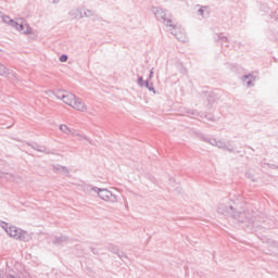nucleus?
<instances>
[{"mask_svg":"<svg viewBox=\"0 0 278 278\" xmlns=\"http://www.w3.org/2000/svg\"><path fill=\"white\" fill-rule=\"evenodd\" d=\"M204 142H208V144H211L212 147H216L218 140L214 139V138H204L203 139Z\"/></svg>","mask_w":278,"mask_h":278,"instance_id":"412c9836","label":"nucleus"},{"mask_svg":"<svg viewBox=\"0 0 278 278\" xmlns=\"http://www.w3.org/2000/svg\"><path fill=\"white\" fill-rule=\"evenodd\" d=\"M271 249H278V243L274 242Z\"/></svg>","mask_w":278,"mask_h":278,"instance_id":"cd10ccee","label":"nucleus"},{"mask_svg":"<svg viewBox=\"0 0 278 278\" xmlns=\"http://www.w3.org/2000/svg\"><path fill=\"white\" fill-rule=\"evenodd\" d=\"M213 39L215 40V42H229V39L227 37H225L223 34H215L213 36Z\"/></svg>","mask_w":278,"mask_h":278,"instance_id":"2eb2a0df","label":"nucleus"},{"mask_svg":"<svg viewBox=\"0 0 278 278\" xmlns=\"http://www.w3.org/2000/svg\"><path fill=\"white\" fill-rule=\"evenodd\" d=\"M269 251H270L271 253H275V250H273V249H270Z\"/></svg>","mask_w":278,"mask_h":278,"instance_id":"7c9ffc66","label":"nucleus"},{"mask_svg":"<svg viewBox=\"0 0 278 278\" xmlns=\"http://www.w3.org/2000/svg\"><path fill=\"white\" fill-rule=\"evenodd\" d=\"M186 114H188L189 116H199V112L194 109H187Z\"/></svg>","mask_w":278,"mask_h":278,"instance_id":"4be33fe9","label":"nucleus"},{"mask_svg":"<svg viewBox=\"0 0 278 278\" xmlns=\"http://www.w3.org/2000/svg\"><path fill=\"white\" fill-rule=\"evenodd\" d=\"M4 77H7L10 81H18V75L12 70L7 68Z\"/></svg>","mask_w":278,"mask_h":278,"instance_id":"f8f14e48","label":"nucleus"},{"mask_svg":"<svg viewBox=\"0 0 278 278\" xmlns=\"http://www.w3.org/2000/svg\"><path fill=\"white\" fill-rule=\"evenodd\" d=\"M232 218L238 223V225H241L243 229H253L255 227H261L262 223H264V218L260 216L253 217L251 212H247L244 211V208H235L232 213Z\"/></svg>","mask_w":278,"mask_h":278,"instance_id":"f03ea898","label":"nucleus"},{"mask_svg":"<svg viewBox=\"0 0 278 278\" xmlns=\"http://www.w3.org/2000/svg\"><path fill=\"white\" fill-rule=\"evenodd\" d=\"M99 199L105 201L106 203H118V195L114 194L110 189L98 188L97 192Z\"/></svg>","mask_w":278,"mask_h":278,"instance_id":"423d86ee","label":"nucleus"},{"mask_svg":"<svg viewBox=\"0 0 278 278\" xmlns=\"http://www.w3.org/2000/svg\"><path fill=\"white\" fill-rule=\"evenodd\" d=\"M5 73H8V67L0 63V77H5Z\"/></svg>","mask_w":278,"mask_h":278,"instance_id":"5701e85b","label":"nucleus"},{"mask_svg":"<svg viewBox=\"0 0 278 278\" xmlns=\"http://www.w3.org/2000/svg\"><path fill=\"white\" fill-rule=\"evenodd\" d=\"M56 99L63 101L65 105H70L73 110H77L78 112H88V106L81 99L77 98L72 92L68 91H56L55 93Z\"/></svg>","mask_w":278,"mask_h":278,"instance_id":"7ed1b4c3","label":"nucleus"},{"mask_svg":"<svg viewBox=\"0 0 278 278\" xmlns=\"http://www.w3.org/2000/svg\"><path fill=\"white\" fill-rule=\"evenodd\" d=\"M242 81L243 84H245V86L248 88H251L253 86V81H255V76L249 74L242 77Z\"/></svg>","mask_w":278,"mask_h":278,"instance_id":"9b49d317","label":"nucleus"},{"mask_svg":"<svg viewBox=\"0 0 278 278\" xmlns=\"http://www.w3.org/2000/svg\"><path fill=\"white\" fill-rule=\"evenodd\" d=\"M66 240H68V238L64 236H60V237H52L51 242L52 244H64Z\"/></svg>","mask_w":278,"mask_h":278,"instance_id":"ddd939ff","label":"nucleus"},{"mask_svg":"<svg viewBox=\"0 0 278 278\" xmlns=\"http://www.w3.org/2000/svg\"><path fill=\"white\" fill-rule=\"evenodd\" d=\"M60 131H62V134H64L65 136H75V129L66 126L65 124H61L59 126Z\"/></svg>","mask_w":278,"mask_h":278,"instance_id":"9d476101","label":"nucleus"},{"mask_svg":"<svg viewBox=\"0 0 278 278\" xmlns=\"http://www.w3.org/2000/svg\"><path fill=\"white\" fill-rule=\"evenodd\" d=\"M72 136L78 138V140H88V138L86 136L77 132L76 130H75V135H72Z\"/></svg>","mask_w":278,"mask_h":278,"instance_id":"b1692460","label":"nucleus"},{"mask_svg":"<svg viewBox=\"0 0 278 278\" xmlns=\"http://www.w3.org/2000/svg\"><path fill=\"white\" fill-rule=\"evenodd\" d=\"M198 14H200L202 18H205V14L206 16H210V10H207V7H202L198 10Z\"/></svg>","mask_w":278,"mask_h":278,"instance_id":"f3484780","label":"nucleus"},{"mask_svg":"<svg viewBox=\"0 0 278 278\" xmlns=\"http://www.w3.org/2000/svg\"><path fill=\"white\" fill-rule=\"evenodd\" d=\"M143 86H146V88H148V90L150 92H153L155 94V88H153V84L152 83H149V80H146Z\"/></svg>","mask_w":278,"mask_h":278,"instance_id":"aec40b11","label":"nucleus"},{"mask_svg":"<svg viewBox=\"0 0 278 278\" xmlns=\"http://www.w3.org/2000/svg\"><path fill=\"white\" fill-rule=\"evenodd\" d=\"M212 103H214V100H210V105H212Z\"/></svg>","mask_w":278,"mask_h":278,"instance_id":"c756f323","label":"nucleus"},{"mask_svg":"<svg viewBox=\"0 0 278 278\" xmlns=\"http://www.w3.org/2000/svg\"><path fill=\"white\" fill-rule=\"evenodd\" d=\"M215 147H217L218 149H224V151H230V152L233 151V148H228L227 143H225V141H220V140L217 141Z\"/></svg>","mask_w":278,"mask_h":278,"instance_id":"dca6fc26","label":"nucleus"},{"mask_svg":"<svg viewBox=\"0 0 278 278\" xmlns=\"http://www.w3.org/2000/svg\"><path fill=\"white\" fill-rule=\"evenodd\" d=\"M153 78V68L150 70V75H149V79H152Z\"/></svg>","mask_w":278,"mask_h":278,"instance_id":"bb28decb","label":"nucleus"},{"mask_svg":"<svg viewBox=\"0 0 278 278\" xmlns=\"http://www.w3.org/2000/svg\"><path fill=\"white\" fill-rule=\"evenodd\" d=\"M137 84L138 86H140V88H142L144 86V79L142 78V76H140L138 79H137Z\"/></svg>","mask_w":278,"mask_h":278,"instance_id":"393cba45","label":"nucleus"},{"mask_svg":"<svg viewBox=\"0 0 278 278\" xmlns=\"http://www.w3.org/2000/svg\"><path fill=\"white\" fill-rule=\"evenodd\" d=\"M235 210L236 207H233V203L231 201L222 202L217 206V213L222 214V216H228L229 218H232Z\"/></svg>","mask_w":278,"mask_h":278,"instance_id":"0eeeda50","label":"nucleus"},{"mask_svg":"<svg viewBox=\"0 0 278 278\" xmlns=\"http://www.w3.org/2000/svg\"><path fill=\"white\" fill-rule=\"evenodd\" d=\"M2 22L5 23V25L13 27V29L25 34V36H29V34H31V27H29V25H27V23H25L23 20L14 21L10 16L3 15Z\"/></svg>","mask_w":278,"mask_h":278,"instance_id":"39448f33","label":"nucleus"},{"mask_svg":"<svg viewBox=\"0 0 278 278\" xmlns=\"http://www.w3.org/2000/svg\"><path fill=\"white\" fill-rule=\"evenodd\" d=\"M53 173L56 175H64L65 177H71V169L66 166L54 164L52 165Z\"/></svg>","mask_w":278,"mask_h":278,"instance_id":"6e6552de","label":"nucleus"},{"mask_svg":"<svg viewBox=\"0 0 278 278\" xmlns=\"http://www.w3.org/2000/svg\"><path fill=\"white\" fill-rule=\"evenodd\" d=\"M60 62H68V55L62 54V55L60 56Z\"/></svg>","mask_w":278,"mask_h":278,"instance_id":"a878e982","label":"nucleus"},{"mask_svg":"<svg viewBox=\"0 0 278 278\" xmlns=\"http://www.w3.org/2000/svg\"><path fill=\"white\" fill-rule=\"evenodd\" d=\"M60 0H52L53 3H58Z\"/></svg>","mask_w":278,"mask_h":278,"instance_id":"c85d7f7f","label":"nucleus"},{"mask_svg":"<svg viewBox=\"0 0 278 278\" xmlns=\"http://www.w3.org/2000/svg\"><path fill=\"white\" fill-rule=\"evenodd\" d=\"M0 227L5 231L9 238L20 240L21 242H29L31 235L27 230H23L16 226L9 225L5 222H0Z\"/></svg>","mask_w":278,"mask_h":278,"instance_id":"20e7f679","label":"nucleus"},{"mask_svg":"<svg viewBox=\"0 0 278 278\" xmlns=\"http://www.w3.org/2000/svg\"><path fill=\"white\" fill-rule=\"evenodd\" d=\"M83 190L87 194H92V192L97 194V192L99 191V187H92V185H87V186H84Z\"/></svg>","mask_w":278,"mask_h":278,"instance_id":"4468645a","label":"nucleus"},{"mask_svg":"<svg viewBox=\"0 0 278 278\" xmlns=\"http://www.w3.org/2000/svg\"><path fill=\"white\" fill-rule=\"evenodd\" d=\"M70 17L72 21L84 18V12H81V9H72L70 11Z\"/></svg>","mask_w":278,"mask_h":278,"instance_id":"1a4fd4ad","label":"nucleus"},{"mask_svg":"<svg viewBox=\"0 0 278 278\" xmlns=\"http://www.w3.org/2000/svg\"><path fill=\"white\" fill-rule=\"evenodd\" d=\"M152 13L154 14L155 18H157V21H162L166 27H169L170 34H173L177 40L180 42H186L188 40L186 33L181 30V28H177V26L174 25L173 18L170 15H168V13H166V10L153 7Z\"/></svg>","mask_w":278,"mask_h":278,"instance_id":"f257e3e1","label":"nucleus"},{"mask_svg":"<svg viewBox=\"0 0 278 278\" xmlns=\"http://www.w3.org/2000/svg\"><path fill=\"white\" fill-rule=\"evenodd\" d=\"M90 16H94V11L86 9L83 13V18H90Z\"/></svg>","mask_w":278,"mask_h":278,"instance_id":"6ab92c4d","label":"nucleus"},{"mask_svg":"<svg viewBox=\"0 0 278 278\" xmlns=\"http://www.w3.org/2000/svg\"><path fill=\"white\" fill-rule=\"evenodd\" d=\"M31 149H34L35 151H38L39 153H49V150H47V148H45V146H31Z\"/></svg>","mask_w":278,"mask_h":278,"instance_id":"a211bd4d","label":"nucleus"}]
</instances>
